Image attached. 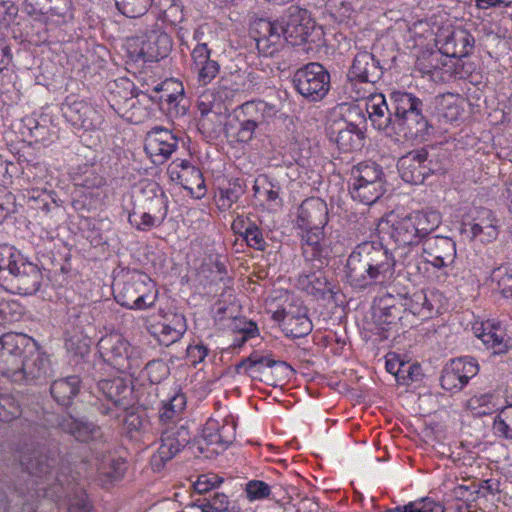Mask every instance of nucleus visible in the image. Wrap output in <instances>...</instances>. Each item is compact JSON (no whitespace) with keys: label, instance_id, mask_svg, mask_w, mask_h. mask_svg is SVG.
<instances>
[{"label":"nucleus","instance_id":"1","mask_svg":"<svg viewBox=\"0 0 512 512\" xmlns=\"http://www.w3.org/2000/svg\"><path fill=\"white\" fill-rule=\"evenodd\" d=\"M396 263L393 254L381 242H362L346 260V282L359 290L384 284L394 278Z\"/></svg>","mask_w":512,"mask_h":512},{"label":"nucleus","instance_id":"2","mask_svg":"<svg viewBox=\"0 0 512 512\" xmlns=\"http://www.w3.org/2000/svg\"><path fill=\"white\" fill-rule=\"evenodd\" d=\"M43 268L20 250L0 244V286L15 294L35 295L44 283Z\"/></svg>","mask_w":512,"mask_h":512},{"label":"nucleus","instance_id":"3","mask_svg":"<svg viewBox=\"0 0 512 512\" xmlns=\"http://www.w3.org/2000/svg\"><path fill=\"white\" fill-rule=\"evenodd\" d=\"M393 139L422 142L432 135L434 125L423 100L413 93L400 91L395 106Z\"/></svg>","mask_w":512,"mask_h":512},{"label":"nucleus","instance_id":"4","mask_svg":"<svg viewBox=\"0 0 512 512\" xmlns=\"http://www.w3.org/2000/svg\"><path fill=\"white\" fill-rule=\"evenodd\" d=\"M329 221L327 203L319 197H309L297 209L296 227L301 230L303 253L311 251V260L324 256L325 227Z\"/></svg>","mask_w":512,"mask_h":512},{"label":"nucleus","instance_id":"5","mask_svg":"<svg viewBox=\"0 0 512 512\" xmlns=\"http://www.w3.org/2000/svg\"><path fill=\"white\" fill-rule=\"evenodd\" d=\"M385 173L373 161L358 163L351 170L349 193L354 201L372 205L386 192Z\"/></svg>","mask_w":512,"mask_h":512},{"label":"nucleus","instance_id":"6","mask_svg":"<svg viewBox=\"0 0 512 512\" xmlns=\"http://www.w3.org/2000/svg\"><path fill=\"white\" fill-rule=\"evenodd\" d=\"M284 39L292 46L309 44L320 46L324 41V31L312 18L311 13L297 5H291L283 17Z\"/></svg>","mask_w":512,"mask_h":512},{"label":"nucleus","instance_id":"7","mask_svg":"<svg viewBox=\"0 0 512 512\" xmlns=\"http://www.w3.org/2000/svg\"><path fill=\"white\" fill-rule=\"evenodd\" d=\"M401 178L410 184H422L432 174L445 172L439 154L433 148L420 147L407 152L397 161Z\"/></svg>","mask_w":512,"mask_h":512},{"label":"nucleus","instance_id":"8","mask_svg":"<svg viewBox=\"0 0 512 512\" xmlns=\"http://www.w3.org/2000/svg\"><path fill=\"white\" fill-rule=\"evenodd\" d=\"M383 76L380 61L368 51L358 52L348 69L344 90L352 100L364 99L367 91L362 84H375Z\"/></svg>","mask_w":512,"mask_h":512},{"label":"nucleus","instance_id":"9","mask_svg":"<svg viewBox=\"0 0 512 512\" xmlns=\"http://www.w3.org/2000/svg\"><path fill=\"white\" fill-rule=\"evenodd\" d=\"M118 304L128 309L145 310L154 305L157 291L152 279L143 272L129 274L114 294Z\"/></svg>","mask_w":512,"mask_h":512},{"label":"nucleus","instance_id":"10","mask_svg":"<svg viewBox=\"0 0 512 512\" xmlns=\"http://www.w3.org/2000/svg\"><path fill=\"white\" fill-rule=\"evenodd\" d=\"M292 84L307 102H319L330 90V73L322 64L310 62L294 72Z\"/></svg>","mask_w":512,"mask_h":512},{"label":"nucleus","instance_id":"11","mask_svg":"<svg viewBox=\"0 0 512 512\" xmlns=\"http://www.w3.org/2000/svg\"><path fill=\"white\" fill-rule=\"evenodd\" d=\"M105 361L120 372H132L140 367L139 351L120 335H108L98 343Z\"/></svg>","mask_w":512,"mask_h":512},{"label":"nucleus","instance_id":"12","mask_svg":"<svg viewBox=\"0 0 512 512\" xmlns=\"http://www.w3.org/2000/svg\"><path fill=\"white\" fill-rule=\"evenodd\" d=\"M18 369L8 376L16 384L38 385L46 382L51 374V364L48 356L42 352L35 342L31 351L26 354Z\"/></svg>","mask_w":512,"mask_h":512},{"label":"nucleus","instance_id":"13","mask_svg":"<svg viewBox=\"0 0 512 512\" xmlns=\"http://www.w3.org/2000/svg\"><path fill=\"white\" fill-rule=\"evenodd\" d=\"M399 94L400 90H397L390 92L388 98L381 93L370 94L365 97V110L371 125L374 129L390 138L393 137L395 115L392 105H396Z\"/></svg>","mask_w":512,"mask_h":512},{"label":"nucleus","instance_id":"14","mask_svg":"<svg viewBox=\"0 0 512 512\" xmlns=\"http://www.w3.org/2000/svg\"><path fill=\"white\" fill-rule=\"evenodd\" d=\"M24 11L35 20H54L58 25L75 21L76 8L72 0H25Z\"/></svg>","mask_w":512,"mask_h":512},{"label":"nucleus","instance_id":"15","mask_svg":"<svg viewBox=\"0 0 512 512\" xmlns=\"http://www.w3.org/2000/svg\"><path fill=\"white\" fill-rule=\"evenodd\" d=\"M35 343L31 337L22 333H6L0 337V374L6 378L18 369L19 363Z\"/></svg>","mask_w":512,"mask_h":512},{"label":"nucleus","instance_id":"16","mask_svg":"<svg viewBox=\"0 0 512 512\" xmlns=\"http://www.w3.org/2000/svg\"><path fill=\"white\" fill-rule=\"evenodd\" d=\"M61 111L72 126L85 131L100 128L104 120L100 111L73 95L66 97L61 105Z\"/></svg>","mask_w":512,"mask_h":512},{"label":"nucleus","instance_id":"17","mask_svg":"<svg viewBox=\"0 0 512 512\" xmlns=\"http://www.w3.org/2000/svg\"><path fill=\"white\" fill-rule=\"evenodd\" d=\"M375 316L380 324L388 326V328L383 327L384 330L396 327L395 332L398 333L399 327L406 328L414 326L413 321L407 318L403 306V298L400 293L397 295L387 293L379 297L375 301Z\"/></svg>","mask_w":512,"mask_h":512},{"label":"nucleus","instance_id":"18","mask_svg":"<svg viewBox=\"0 0 512 512\" xmlns=\"http://www.w3.org/2000/svg\"><path fill=\"white\" fill-rule=\"evenodd\" d=\"M378 232L382 240H390L397 247H414L421 242L409 214L382 220L378 225Z\"/></svg>","mask_w":512,"mask_h":512},{"label":"nucleus","instance_id":"19","mask_svg":"<svg viewBox=\"0 0 512 512\" xmlns=\"http://www.w3.org/2000/svg\"><path fill=\"white\" fill-rule=\"evenodd\" d=\"M172 38L158 24L153 25L141 37L138 59L155 62L166 58L172 50Z\"/></svg>","mask_w":512,"mask_h":512},{"label":"nucleus","instance_id":"20","mask_svg":"<svg viewBox=\"0 0 512 512\" xmlns=\"http://www.w3.org/2000/svg\"><path fill=\"white\" fill-rule=\"evenodd\" d=\"M424 262L440 270L451 266L456 258V244L448 236L435 235L422 243Z\"/></svg>","mask_w":512,"mask_h":512},{"label":"nucleus","instance_id":"21","mask_svg":"<svg viewBox=\"0 0 512 512\" xmlns=\"http://www.w3.org/2000/svg\"><path fill=\"white\" fill-rule=\"evenodd\" d=\"M178 148V138L163 127H153L147 132L144 150L154 164H163Z\"/></svg>","mask_w":512,"mask_h":512},{"label":"nucleus","instance_id":"22","mask_svg":"<svg viewBox=\"0 0 512 512\" xmlns=\"http://www.w3.org/2000/svg\"><path fill=\"white\" fill-rule=\"evenodd\" d=\"M109 97L108 102L117 113L126 114L130 110L136 108L145 97L146 92L135 88L134 84L126 79L120 78L108 84Z\"/></svg>","mask_w":512,"mask_h":512},{"label":"nucleus","instance_id":"23","mask_svg":"<svg viewBox=\"0 0 512 512\" xmlns=\"http://www.w3.org/2000/svg\"><path fill=\"white\" fill-rule=\"evenodd\" d=\"M191 440L189 429L184 424H172L161 433V445L154 456L162 465L174 458Z\"/></svg>","mask_w":512,"mask_h":512},{"label":"nucleus","instance_id":"24","mask_svg":"<svg viewBox=\"0 0 512 512\" xmlns=\"http://www.w3.org/2000/svg\"><path fill=\"white\" fill-rule=\"evenodd\" d=\"M98 391L117 409L127 411L133 406L132 381L124 377L100 379L97 382Z\"/></svg>","mask_w":512,"mask_h":512},{"label":"nucleus","instance_id":"25","mask_svg":"<svg viewBox=\"0 0 512 512\" xmlns=\"http://www.w3.org/2000/svg\"><path fill=\"white\" fill-rule=\"evenodd\" d=\"M57 427L82 443L98 441L103 436L99 425L86 417H75L69 413L58 417Z\"/></svg>","mask_w":512,"mask_h":512},{"label":"nucleus","instance_id":"26","mask_svg":"<svg viewBox=\"0 0 512 512\" xmlns=\"http://www.w3.org/2000/svg\"><path fill=\"white\" fill-rule=\"evenodd\" d=\"M353 111L361 120L360 123L345 122V126L337 131L335 137L339 150L343 152L361 150L365 144L367 130L366 115L359 107H355Z\"/></svg>","mask_w":512,"mask_h":512},{"label":"nucleus","instance_id":"27","mask_svg":"<svg viewBox=\"0 0 512 512\" xmlns=\"http://www.w3.org/2000/svg\"><path fill=\"white\" fill-rule=\"evenodd\" d=\"M191 69L197 74V80L200 85L210 84L220 71V64L217 60L211 58V50L206 43H198L191 53Z\"/></svg>","mask_w":512,"mask_h":512},{"label":"nucleus","instance_id":"28","mask_svg":"<svg viewBox=\"0 0 512 512\" xmlns=\"http://www.w3.org/2000/svg\"><path fill=\"white\" fill-rule=\"evenodd\" d=\"M462 233L470 239L480 237L481 242H492L499 234L498 220L489 209H481L471 223H464Z\"/></svg>","mask_w":512,"mask_h":512},{"label":"nucleus","instance_id":"29","mask_svg":"<svg viewBox=\"0 0 512 512\" xmlns=\"http://www.w3.org/2000/svg\"><path fill=\"white\" fill-rule=\"evenodd\" d=\"M474 332L487 348L493 350V354L506 353L511 347L510 338L499 325L481 323L480 326L474 327Z\"/></svg>","mask_w":512,"mask_h":512},{"label":"nucleus","instance_id":"30","mask_svg":"<svg viewBox=\"0 0 512 512\" xmlns=\"http://www.w3.org/2000/svg\"><path fill=\"white\" fill-rule=\"evenodd\" d=\"M82 380L78 375L54 380L50 385L52 398L62 407H69L81 391Z\"/></svg>","mask_w":512,"mask_h":512},{"label":"nucleus","instance_id":"31","mask_svg":"<svg viewBox=\"0 0 512 512\" xmlns=\"http://www.w3.org/2000/svg\"><path fill=\"white\" fill-rule=\"evenodd\" d=\"M403 298V306L408 319L415 324L414 319L419 317L421 320L428 319L432 316L434 306L427 293L423 289L415 290L401 294Z\"/></svg>","mask_w":512,"mask_h":512},{"label":"nucleus","instance_id":"32","mask_svg":"<svg viewBox=\"0 0 512 512\" xmlns=\"http://www.w3.org/2000/svg\"><path fill=\"white\" fill-rule=\"evenodd\" d=\"M297 286L318 299H325L328 295L335 294V286L322 273L311 272L299 275Z\"/></svg>","mask_w":512,"mask_h":512},{"label":"nucleus","instance_id":"33","mask_svg":"<svg viewBox=\"0 0 512 512\" xmlns=\"http://www.w3.org/2000/svg\"><path fill=\"white\" fill-rule=\"evenodd\" d=\"M412 222L417 229V234L421 238L420 244L428 237H434V232L441 224L442 218L439 212L435 210H418L409 213Z\"/></svg>","mask_w":512,"mask_h":512},{"label":"nucleus","instance_id":"34","mask_svg":"<svg viewBox=\"0 0 512 512\" xmlns=\"http://www.w3.org/2000/svg\"><path fill=\"white\" fill-rule=\"evenodd\" d=\"M274 364L272 354L260 355L258 352H253L249 357L242 359L235 367L238 374L244 373L252 379L262 381L261 374L265 368H269Z\"/></svg>","mask_w":512,"mask_h":512},{"label":"nucleus","instance_id":"35","mask_svg":"<svg viewBox=\"0 0 512 512\" xmlns=\"http://www.w3.org/2000/svg\"><path fill=\"white\" fill-rule=\"evenodd\" d=\"M285 333L292 338L307 336L312 331V322L307 315L306 307H295L285 322Z\"/></svg>","mask_w":512,"mask_h":512},{"label":"nucleus","instance_id":"36","mask_svg":"<svg viewBox=\"0 0 512 512\" xmlns=\"http://www.w3.org/2000/svg\"><path fill=\"white\" fill-rule=\"evenodd\" d=\"M437 115L440 120L446 123H453L459 120L462 114V108L458 104V99L451 93L440 95L435 98Z\"/></svg>","mask_w":512,"mask_h":512},{"label":"nucleus","instance_id":"37","mask_svg":"<svg viewBox=\"0 0 512 512\" xmlns=\"http://www.w3.org/2000/svg\"><path fill=\"white\" fill-rule=\"evenodd\" d=\"M186 406L185 394L179 392L169 398L168 401H163L162 406L159 409V421L162 424H169L173 422Z\"/></svg>","mask_w":512,"mask_h":512},{"label":"nucleus","instance_id":"38","mask_svg":"<svg viewBox=\"0 0 512 512\" xmlns=\"http://www.w3.org/2000/svg\"><path fill=\"white\" fill-rule=\"evenodd\" d=\"M453 45H447L445 55L454 58H462L469 55L474 47V37L466 30L455 32Z\"/></svg>","mask_w":512,"mask_h":512},{"label":"nucleus","instance_id":"39","mask_svg":"<svg viewBox=\"0 0 512 512\" xmlns=\"http://www.w3.org/2000/svg\"><path fill=\"white\" fill-rule=\"evenodd\" d=\"M244 184L241 179L230 181L226 187L219 189L218 206L221 209H229L244 194Z\"/></svg>","mask_w":512,"mask_h":512},{"label":"nucleus","instance_id":"40","mask_svg":"<svg viewBox=\"0 0 512 512\" xmlns=\"http://www.w3.org/2000/svg\"><path fill=\"white\" fill-rule=\"evenodd\" d=\"M448 364L467 383L479 372V365L476 359L470 356L452 359Z\"/></svg>","mask_w":512,"mask_h":512},{"label":"nucleus","instance_id":"41","mask_svg":"<svg viewBox=\"0 0 512 512\" xmlns=\"http://www.w3.org/2000/svg\"><path fill=\"white\" fill-rule=\"evenodd\" d=\"M118 11L128 18H138L146 14L152 0H114Z\"/></svg>","mask_w":512,"mask_h":512},{"label":"nucleus","instance_id":"42","mask_svg":"<svg viewBox=\"0 0 512 512\" xmlns=\"http://www.w3.org/2000/svg\"><path fill=\"white\" fill-rule=\"evenodd\" d=\"M264 34L256 41V46L267 51V41L272 43H281V37H284V23L263 21L261 25Z\"/></svg>","mask_w":512,"mask_h":512},{"label":"nucleus","instance_id":"43","mask_svg":"<svg viewBox=\"0 0 512 512\" xmlns=\"http://www.w3.org/2000/svg\"><path fill=\"white\" fill-rule=\"evenodd\" d=\"M396 370V381L400 385L409 386L422 379L423 373L420 364L402 362Z\"/></svg>","mask_w":512,"mask_h":512},{"label":"nucleus","instance_id":"44","mask_svg":"<svg viewBox=\"0 0 512 512\" xmlns=\"http://www.w3.org/2000/svg\"><path fill=\"white\" fill-rule=\"evenodd\" d=\"M21 405L11 394H0V422H11L20 417Z\"/></svg>","mask_w":512,"mask_h":512},{"label":"nucleus","instance_id":"45","mask_svg":"<svg viewBox=\"0 0 512 512\" xmlns=\"http://www.w3.org/2000/svg\"><path fill=\"white\" fill-rule=\"evenodd\" d=\"M128 221L136 230L143 232L162 225L160 215H153L148 211H144L140 214L136 211H132L128 215Z\"/></svg>","mask_w":512,"mask_h":512},{"label":"nucleus","instance_id":"46","mask_svg":"<svg viewBox=\"0 0 512 512\" xmlns=\"http://www.w3.org/2000/svg\"><path fill=\"white\" fill-rule=\"evenodd\" d=\"M65 345L68 351L83 358L90 352L91 338L88 335H80L77 332L70 334V330L67 328Z\"/></svg>","mask_w":512,"mask_h":512},{"label":"nucleus","instance_id":"47","mask_svg":"<svg viewBox=\"0 0 512 512\" xmlns=\"http://www.w3.org/2000/svg\"><path fill=\"white\" fill-rule=\"evenodd\" d=\"M491 278L504 297L512 296V264L494 269Z\"/></svg>","mask_w":512,"mask_h":512},{"label":"nucleus","instance_id":"48","mask_svg":"<svg viewBox=\"0 0 512 512\" xmlns=\"http://www.w3.org/2000/svg\"><path fill=\"white\" fill-rule=\"evenodd\" d=\"M152 336H154L160 345L170 346L171 344L179 341L182 334L177 332L175 328L165 325L163 322H158L152 325L149 329Z\"/></svg>","mask_w":512,"mask_h":512},{"label":"nucleus","instance_id":"49","mask_svg":"<svg viewBox=\"0 0 512 512\" xmlns=\"http://www.w3.org/2000/svg\"><path fill=\"white\" fill-rule=\"evenodd\" d=\"M493 428L496 434L512 440V403L501 409L494 420Z\"/></svg>","mask_w":512,"mask_h":512},{"label":"nucleus","instance_id":"50","mask_svg":"<svg viewBox=\"0 0 512 512\" xmlns=\"http://www.w3.org/2000/svg\"><path fill=\"white\" fill-rule=\"evenodd\" d=\"M22 465L25 466L26 471L34 476L43 477L50 473L51 465L45 455L34 452L33 456L27 461L23 458L21 460Z\"/></svg>","mask_w":512,"mask_h":512},{"label":"nucleus","instance_id":"51","mask_svg":"<svg viewBox=\"0 0 512 512\" xmlns=\"http://www.w3.org/2000/svg\"><path fill=\"white\" fill-rule=\"evenodd\" d=\"M185 100L184 98V90L182 85L180 87H174L172 92L169 93V98L165 101V109L170 115H184L186 113L185 105L182 102Z\"/></svg>","mask_w":512,"mask_h":512},{"label":"nucleus","instance_id":"52","mask_svg":"<svg viewBox=\"0 0 512 512\" xmlns=\"http://www.w3.org/2000/svg\"><path fill=\"white\" fill-rule=\"evenodd\" d=\"M246 498L250 501H260L270 497L271 487L261 480H250L245 485Z\"/></svg>","mask_w":512,"mask_h":512},{"label":"nucleus","instance_id":"53","mask_svg":"<svg viewBox=\"0 0 512 512\" xmlns=\"http://www.w3.org/2000/svg\"><path fill=\"white\" fill-rule=\"evenodd\" d=\"M440 384L447 391L457 392L462 390L468 383L460 378L447 363L442 370Z\"/></svg>","mask_w":512,"mask_h":512},{"label":"nucleus","instance_id":"54","mask_svg":"<svg viewBox=\"0 0 512 512\" xmlns=\"http://www.w3.org/2000/svg\"><path fill=\"white\" fill-rule=\"evenodd\" d=\"M76 185L87 189L99 188L105 184V178L101 176L94 166H85L84 171L75 178Z\"/></svg>","mask_w":512,"mask_h":512},{"label":"nucleus","instance_id":"55","mask_svg":"<svg viewBox=\"0 0 512 512\" xmlns=\"http://www.w3.org/2000/svg\"><path fill=\"white\" fill-rule=\"evenodd\" d=\"M180 87V83L174 81H164L161 84L156 85L151 94H147L145 98L150 101L158 103L161 110L165 109V101L169 98V93L172 92L174 87ZM144 99V97H142Z\"/></svg>","mask_w":512,"mask_h":512},{"label":"nucleus","instance_id":"56","mask_svg":"<svg viewBox=\"0 0 512 512\" xmlns=\"http://www.w3.org/2000/svg\"><path fill=\"white\" fill-rule=\"evenodd\" d=\"M146 375L152 384H158L168 377L169 367L161 359H154L145 365Z\"/></svg>","mask_w":512,"mask_h":512},{"label":"nucleus","instance_id":"57","mask_svg":"<svg viewBox=\"0 0 512 512\" xmlns=\"http://www.w3.org/2000/svg\"><path fill=\"white\" fill-rule=\"evenodd\" d=\"M89 319L90 317L87 313L73 309L68 315V325L72 329L70 334L77 332L80 335H88L91 329Z\"/></svg>","mask_w":512,"mask_h":512},{"label":"nucleus","instance_id":"58","mask_svg":"<svg viewBox=\"0 0 512 512\" xmlns=\"http://www.w3.org/2000/svg\"><path fill=\"white\" fill-rule=\"evenodd\" d=\"M243 240L249 247L259 251L265 250L267 246L263 232L255 222L248 224V229H245Z\"/></svg>","mask_w":512,"mask_h":512},{"label":"nucleus","instance_id":"59","mask_svg":"<svg viewBox=\"0 0 512 512\" xmlns=\"http://www.w3.org/2000/svg\"><path fill=\"white\" fill-rule=\"evenodd\" d=\"M264 121L263 115H257L254 119H244L240 122L237 132V140L241 143H248L252 140L255 129Z\"/></svg>","mask_w":512,"mask_h":512},{"label":"nucleus","instance_id":"60","mask_svg":"<svg viewBox=\"0 0 512 512\" xmlns=\"http://www.w3.org/2000/svg\"><path fill=\"white\" fill-rule=\"evenodd\" d=\"M215 512H243L236 501H230L224 493L215 492L210 496Z\"/></svg>","mask_w":512,"mask_h":512},{"label":"nucleus","instance_id":"61","mask_svg":"<svg viewBox=\"0 0 512 512\" xmlns=\"http://www.w3.org/2000/svg\"><path fill=\"white\" fill-rule=\"evenodd\" d=\"M125 425L129 432H141L146 429L148 420L144 410L126 411Z\"/></svg>","mask_w":512,"mask_h":512},{"label":"nucleus","instance_id":"62","mask_svg":"<svg viewBox=\"0 0 512 512\" xmlns=\"http://www.w3.org/2000/svg\"><path fill=\"white\" fill-rule=\"evenodd\" d=\"M354 10L351 4L345 0H339V3L329 5L330 16L338 23L346 22L352 17Z\"/></svg>","mask_w":512,"mask_h":512},{"label":"nucleus","instance_id":"63","mask_svg":"<svg viewBox=\"0 0 512 512\" xmlns=\"http://www.w3.org/2000/svg\"><path fill=\"white\" fill-rule=\"evenodd\" d=\"M399 512H444V506L433 500L424 499L421 501V506L416 507L414 503H409L403 507H397Z\"/></svg>","mask_w":512,"mask_h":512},{"label":"nucleus","instance_id":"64","mask_svg":"<svg viewBox=\"0 0 512 512\" xmlns=\"http://www.w3.org/2000/svg\"><path fill=\"white\" fill-rule=\"evenodd\" d=\"M148 212L153 215H160V221L164 222L168 214V199L163 192L151 199Z\"/></svg>","mask_w":512,"mask_h":512}]
</instances>
